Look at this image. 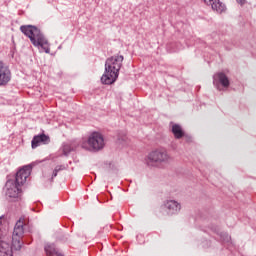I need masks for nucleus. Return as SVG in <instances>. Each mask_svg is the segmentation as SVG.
<instances>
[{"mask_svg": "<svg viewBox=\"0 0 256 256\" xmlns=\"http://www.w3.org/2000/svg\"><path fill=\"white\" fill-rule=\"evenodd\" d=\"M31 165L24 166L17 173L15 180H8L6 182V197L9 199H18L21 197V187L27 183V178L31 175Z\"/></svg>", "mask_w": 256, "mask_h": 256, "instance_id": "obj_1", "label": "nucleus"}, {"mask_svg": "<svg viewBox=\"0 0 256 256\" xmlns=\"http://www.w3.org/2000/svg\"><path fill=\"white\" fill-rule=\"evenodd\" d=\"M24 226L25 219L20 218L15 224L12 237H18L19 239H21V237H23V233H25V229L23 228Z\"/></svg>", "mask_w": 256, "mask_h": 256, "instance_id": "obj_10", "label": "nucleus"}, {"mask_svg": "<svg viewBox=\"0 0 256 256\" xmlns=\"http://www.w3.org/2000/svg\"><path fill=\"white\" fill-rule=\"evenodd\" d=\"M105 147V139L99 132L92 133L87 142L82 143V149L88 151H101Z\"/></svg>", "mask_w": 256, "mask_h": 256, "instance_id": "obj_5", "label": "nucleus"}, {"mask_svg": "<svg viewBox=\"0 0 256 256\" xmlns=\"http://www.w3.org/2000/svg\"><path fill=\"white\" fill-rule=\"evenodd\" d=\"M62 151H63L64 155H68L69 153H71L73 151V147L70 146V144H63Z\"/></svg>", "mask_w": 256, "mask_h": 256, "instance_id": "obj_16", "label": "nucleus"}, {"mask_svg": "<svg viewBox=\"0 0 256 256\" xmlns=\"http://www.w3.org/2000/svg\"><path fill=\"white\" fill-rule=\"evenodd\" d=\"M20 31L30 39L34 47H41V49H43L45 53H49V41H47V38H45V35H43L41 30L37 28V26L22 25L20 27Z\"/></svg>", "mask_w": 256, "mask_h": 256, "instance_id": "obj_3", "label": "nucleus"}, {"mask_svg": "<svg viewBox=\"0 0 256 256\" xmlns=\"http://www.w3.org/2000/svg\"><path fill=\"white\" fill-rule=\"evenodd\" d=\"M172 133L175 139H183V136L185 135V131H183V128L179 124L172 125Z\"/></svg>", "mask_w": 256, "mask_h": 256, "instance_id": "obj_12", "label": "nucleus"}, {"mask_svg": "<svg viewBox=\"0 0 256 256\" xmlns=\"http://www.w3.org/2000/svg\"><path fill=\"white\" fill-rule=\"evenodd\" d=\"M239 5H245L246 0H236Z\"/></svg>", "mask_w": 256, "mask_h": 256, "instance_id": "obj_17", "label": "nucleus"}, {"mask_svg": "<svg viewBox=\"0 0 256 256\" xmlns=\"http://www.w3.org/2000/svg\"><path fill=\"white\" fill-rule=\"evenodd\" d=\"M44 249L47 256H63V254H61L59 250L55 248V244H48Z\"/></svg>", "mask_w": 256, "mask_h": 256, "instance_id": "obj_13", "label": "nucleus"}, {"mask_svg": "<svg viewBox=\"0 0 256 256\" xmlns=\"http://www.w3.org/2000/svg\"><path fill=\"white\" fill-rule=\"evenodd\" d=\"M23 247V243L21 241V238L19 237H13L12 236V245L11 250L13 251H21V248Z\"/></svg>", "mask_w": 256, "mask_h": 256, "instance_id": "obj_14", "label": "nucleus"}, {"mask_svg": "<svg viewBox=\"0 0 256 256\" xmlns=\"http://www.w3.org/2000/svg\"><path fill=\"white\" fill-rule=\"evenodd\" d=\"M206 5H211L213 11L217 13H223L225 11V4L219 0H203Z\"/></svg>", "mask_w": 256, "mask_h": 256, "instance_id": "obj_11", "label": "nucleus"}, {"mask_svg": "<svg viewBox=\"0 0 256 256\" xmlns=\"http://www.w3.org/2000/svg\"><path fill=\"white\" fill-rule=\"evenodd\" d=\"M3 219V216L0 217V225H1V220Z\"/></svg>", "mask_w": 256, "mask_h": 256, "instance_id": "obj_18", "label": "nucleus"}, {"mask_svg": "<svg viewBox=\"0 0 256 256\" xmlns=\"http://www.w3.org/2000/svg\"><path fill=\"white\" fill-rule=\"evenodd\" d=\"M63 170H65V166H63V165L56 166L52 173L51 181H53V179H55V177H57V174L59 173V171H63Z\"/></svg>", "mask_w": 256, "mask_h": 256, "instance_id": "obj_15", "label": "nucleus"}, {"mask_svg": "<svg viewBox=\"0 0 256 256\" xmlns=\"http://www.w3.org/2000/svg\"><path fill=\"white\" fill-rule=\"evenodd\" d=\"M11 81V70L0 60V87H6Z\"/></svg>", "mask_w": 256, "mask_h": 256, "instance_id": "obj_6", "label": "nucleus"}, {"mask_svg": "<svg viewBox=\"0 0 256 256\" xmlns=\"http://www.w3.org/2000/svg\"><path fill=\"white\" fill-rule=\"evenodd\" d=\"M124 59L123 55H114L106 60L105 72L101 77V82L104 85H112L117 81Z\"/></svg>", "mask_w": 256, "mask_h": 256, "instance_id": "obj_2", "label": "nucleus"}, {"mask_svg": "<svg viewBox=\"0 0 256 256\" xmlns=\"http://www.w3.org/2000/svg\"><path fill=\"white\" fill-rule=\"evenodd\" d=\"M164 209L168 215H177L181 211V204L175 200H167L164 202Z\"/></svg>", "mask_w": 256, "mask_h": 256, "instance_id": "obj_9", "label": "nucleus"}, {"mask_svg": "<svg viewBox=\"0 0 256 256\" xmlns=\"http://www.w3.org/2000/svg\"><path fill=\"white\" fill-rule=\"evenodd\" d=\"M171 155L163 148L151 151L146 157V165L148 167H160V165H166L171 163Z\"/></svg>", "mask_w": 256, "mask_h": 256, "instance_id": "obj_4", "label": "nucleus"}, {"mask_svg": "<svg viewBox=\"0 0 256 256\" xmlns=\"http://www.w3.org/2000/svg\"><path fill=\"white\" fill-rule=\"evenodd\" d=\"M49 143H51L49 135L42 133L33 137L31 145L32 149H37L40 145H49Z\"/></svg>", "mask_w": 256, "mask_h": 256, "instance_id": "obj_8", "label": "nucleus"}, {"mask_svg": "<svg viewBox=\"0 0 256 256\" xmlns=\"http://www.w3.org/2000/svg\"><path fill=\"white\" fill-rule=\"evenodd\" d=\"M213 85H215L218 90L220 89V85L227 89L231 85V82L225 73L217 72L213 75Z\"/></svg>", "mask_w": 256, "mask_h": 256, "instance_id": "obj_7", "label": "nucleus"}]
</instances>
